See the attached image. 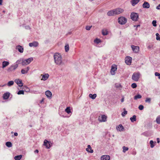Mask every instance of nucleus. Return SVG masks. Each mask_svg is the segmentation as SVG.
<instances>
[{"label":"nucleus","mask_w":160,"mask_h":160,"mask_svg":"<svg viewBox=\"0 0 160 160\" xmlns=\"http://www.w3.org/2000/svg\"><path fill=\"white\" fill-rule=\"evenodd\" d=\"M54 62L56 64L58 65H63L62 58L61 55L58 53L54 54Z\"/></svg>","instance_id":"obj_1"},{"label":"nucleus","mask_w":160,"mask_h":160,"mask_svg":"<svg viewBox=\"0 0 160 160\" xmlns=\"http://www.w3.org/2000/svg\"><path fill=\"white\" fill-rule=\"evenodd\" d=\"M140 73L139 72H134L133 74L132 78L135 81L137 82L140 78Z\"/></svg>","instance_id":"obj_2"},{"label":"nucleus","mask_w":160,"mask_h":160,"mask_svg":"<svg viewBox=\"0 0 160 160\" xmlns=\"http://www.w3.org/2000/svg\"><path fill=\"white\" fill-rule=\"evenodd\" d=\"M118 22L121 25L125 24L127 22V19L124 17H120L118 18Z\"/></svg>","instance_id":"obj_3"},{"label":"nucleus","mask_w":160,"mask_h":160,"mask_svg":"<svg viewBox=\"0 0 160 160\" xmlns=\"http://www.w3.org/2000/svg\"><path fill=\"white\" fill-rule=\"evenodd\" d=\"M131 18L133 21H136L138 20V14L137 13L132 12L131 13Z\"/></svg>","instance_id":"obj_4"},{"label":"nucleus","mask_w":160,"mask_h":160,"mask_svg":"<svg viewBox=\"0 0 160 160\" xmlns=\"http://www.w3.org/2000/svg\"><path fill=\"white\" fill-rule=\"evenodd\" d=\"M18 64H13L8 68V71L9 72L13 71L18 68Z\"/></svg>","instance_id":"obj_5"},{"label":"nucleus","mask_w":160,"mask_h":160,"mask_svg":"<svg viewBox=\"0 0 160 160\" xmlns=\"http://www.w3.org/2000/svg\"><path fill=\"white\" fill-rule=\"evenodd\" d=\"M133 51L135 53H138L139 51V47L138 46H135L133 45L131 46Z\"/></svg>","instance_id":"obj_6"},{"label":"nucleus","mask_w":160,"mask_h":160,"mask_svg":"<svg viewBox=\"0 0 160 160\" xmlns=\"http://www.w3.org/2000/svg\"><path fill=\"white\" fill-rule=\"evenodd\" d=\"M107 116L105 115H102L99 116L98 120L100 122H105L107 121Z\"/></svg>","instance_id":"obj_7"},{"label":"nucleus","mask_w":160,"mask_h":160,"mask_svg":"<svg viewBox=\"0 0 160 160\" xmlns=\"http://www.w3.org/2000/svg\"><path fill=\"white\" fill-rule=\"evenodd\" d=\"M123 9L118 8L114 9V15L119 14L123 12Z\"/></svg>","instance_id":"obj_8"},{"label":"nucleus","mask_w":160,"mask_h":160,"mask_svg":"<svg viewBox=\"0 0 160 160\" xmlns=\"http://www.w3.org/2000/svg\"><path fill=\"white\" fill-rule=\"evenodd\" d=\"M132 60V58L130 57H126L125 59V62L126 64L128 65L131 64Z\"/></svg>","instance_id":"obj_9"},{"label":"nucleus","mask_w":160,"mask_h":160,"mask_svg":"<svg viewBox=\"0 0 160 160\" xmlns=\"http://www.w3.org/2000/svg\"><path fill=\"white\" fill-rule=\"evenodd\" d=\"M51 142L45 139L44 140L43 145L45 146L47 148L49 149L51 147Z\"/></svg>","instance_id":"obj_10"},{"label":"nucleus","mask_w":160,"mask_h":160,"mask_svg":"<svg viewBox=\"0 0 160 160\" xmlns=\"http://www.w3.org/2000/svg\"><path fill=\"white\" fill-rule=\"evenodd\" d=\"M15 82L19 87H22L23 85V83L22 82V80L19 79H16L15 80Z\"/></svg>","instance_id":"obj_11"},{"label":"nucleus","mask_w":160,"mask_h":160,"mask_svg":"<svg viewBox=\"0 0 160 160\" xmlns=\"http://www.w3.org/2000/svg\"><path fill=\"white\" fill-rule=\"evenodd\" d=\"M117 68L116 66H112L111 70V73L112 75H114L115 74V71H116Z\"/></svg>","instance_id":"obj_12"},{"label":"nucleus","mask_w":160,"mask_h":160,"mask_svg":"<svg viewBox=\"0 0 160 160\" xmlns=\"http://www.w3.org/2000/svg\"><path fill=\"white\" fill-rule=\"evenodd\" d=\"M116 129L118 131L122 132L124 131V128L122 124H120L118 126H117Z\"/></svg>","instance_id":"obj_13"},{"label":"nucleus","mask_w":160,"mask_h":160,"mask_svg":"<svg viewBox=\"0 0 160 160\" xmlns=\"http://www.w3.org/2000/svg\"><path fill=\"white\" fill-rule=\"evenodd\" d=\"M38 45V43L37 42H32L29 43V46L30 47H36Z\"/></svg>","instance_id":"obj_14"},{"label":"nucleus","mask_w":160,"mask_h":160,"mask_svg":"<svg viewBox=\"0 0 160 160\" xmlns=\"http://www.w3.org/2000/svg\"><path fill=\"white\" fill-rule=\"evenodd\" d=\"M110 159V156L108 155L102 156L101 158V160H109Z\"/></svg>","instance_id":"obj_15"},{"label":"nucleus","mask_w":160,"mask_h":160,"mask_svg":"<svg viewBox=\"0 0 160 160\" xmlns=\"http://www.w3.org/2000/svg\"><path fill=\"white\" fill-rule=\"evenodd\" d=\"M16 49L20 53H22L23 51V47L20 45L17 46Z\"/></svg>","instance_id":"obj_16"},{"label":"nucleus","mask_w":160,"mask_h":160,"mask_svg":"<svg viewBox=\"0 0 160 160\" xmlns=\"http://www.w3.org/2000/svg\"><path fill=\"white\" fill-rule=\"evenodd\" d=\"M41 75L42 76V78L41 80L44 81L47 80L49 77V75L48 73H46L43 75L42 74Z\"/></svg>","instance_id":"obj_17"},{"label":"nucleus","mask_w":160,"mask_h":160,"mask_svg":"<svg viewBox=\"0 0 160 160\" xmlns=\"http://www.w3.org/2000/svg\"><path fill=\"white\" fill-rule=\"evenodd\" d=\"M142 7L144 8H148L150 7V4L148 2H144L142 4Z\"/></svg>","instance_id":"obj_18"},{"label":"nucleus","mask_w":160,"mask_h":160,"mask_svg":"<svg viewBox=\"0 0 160 160\" xmlns=\"http://www.w3.org/2000/svg\"><path fill=\"white\" fill-rule=\"evenodd\" d=\"M29 68H30L29 67H27L25 69H22L21 71L22 73V74H25L27 73L29 70Z\"/></svg>","instance_id":"obj_19"},{"label":"nucleus","mask_w":160,"mask_h":160,"mask_svg":"<svg viewBox=\"0 0 160 160\" xmlns=\"http://www.w3.org/2000/svg\"><path fill=\"white\" fill-rule=\"evenodd\" d=\"M9 96L10 93L9 92H7L3 94V98L4 99H7L9 98Z\"/></svg>","instance_id":"obj_20"},{"label":"nucleus","mask_w":160,"mask_h":160,"mask_svg":"<svg viewBox=\"0 0 160 160\" xmlns=\"http://www.w3.org/2000/svg\"><path fill=\"white\" fill-rule=\"evenodd\" d=\"M86 151L88 152L92 153L93 152V151L90 145H88V148L86 149Z\"/></svg>","instance_id":"obj_21"},{"label":"nucleus","mask_w":160,"mask_h":160,"mask_svg":"<svg viewBox=\"0 0 160 160\" xmlns=\"http://www.w3.org/2000/svg\"><path fill=\"white\" fill-rule=\"evenodd\" d=\"M9 63L8 62L4 61L2 62V68H4L9 65Z\"/></svg>","instance_id":"obj_22"},{"label":"nucleus","mask_w":160,"mask_h":160,"mask_svg":"<svg viewBox=\"0 0 160 160\" xmlns=\"http://www.w3.org/2000/svg\"><path fill=\"white\" fill-rule=\"evenodd\" d=\"M45 95L48 97V98H50L51 97L52 94L50 91L48 90L46 91Z\"/></svg>","instance_id":"obj_23"},{"label":"nucleus","mask_w":160,"mask_h":160,"mask_svg":"<svg viewBox=\"0 0 160 160\" xmlns=\"http://www.w3.org/2000/svg\"><path fill=\"white\" fill-rule=\"evenodd\" d=\"M140 1V0H132L131 2L133 6H134Z\"/></svg>","instance_id":"obj_24"},{"label":"nucleus","mask_w":160,"mask_h":160,"mask_svg":"<svg viewBox=\"0 0 160 160\" xmlns=\"http://www.w3.org/2000/svg\"><path fill=\"white\" fill-rule=\"evenodd\" d=\"M33 58L32 57L29 58L27 59H25L26 62L28 64H29L33 60Z\"/></svg>","instance_id":"obj_25"},{"label":"nucleus","mask_w":160,"mask_h":160,"mask_svg":"<svg viewBox=\"0 0 160 160\" xmlns=\"http://www.w3.org/2000/svg\"><path fill=\"white\" fill-rule=\"evenodd\" d=\"M107 15L108 16L115 15L114 10L108 12L107 13Z\"/></svg>","instance_id":"obj_26"},{"label":"nucleus","mask_w":160,"mask_h":160,"mask_svg":"<svg viewBox=\"0 0 160 160\" xmlns=\"http://www.w3.org/2000/svg\"><path fill=\"white\" fill-rule=\"evenodd\" d=\"M89 96L90 98H92V99H94L96 98L97 96V95L96 94H90L89 95Z\"/></svg>","instance_id":"obj_27"},{"label":"nucleus","mask_w":160,"mask_h":160,"mask_svg":"<svg viewBox=\"0 0 160 160\" xmlns=\"http://www.w3.org/2000/svg\"><path fill=\"white\" fill-rule=\"evenodd\" d=\"M136 116L134 115L132 117L130 118V120L132 122H134L136 121Z\"/></svg>","instance_id":"obj_28"},{"label":"nucleus","mask_w":160,"mask_h":160,"mask_svg":"<svg viewBox=\"0 0 160 160\" xmlns=\"http://www.w3.org/2000/svg\"><path fill=\"white\" fill-rule=\"evenodd\" d=\"M65 111L68 114H69L70 113H71L70 107H67L65 109Z\"/></svg>","instance_id":"obj_29"},{"label":"nucleus","mask_w":160,"mask_h":160,"mask_svg":"<svg viewBox=\"0 0 160 160\" xmlns=\"http://www.w3.org/2000/svg\"><path fill=\"white\" fill-rule=\"evenodd\" d=\"M22 157V155H18L15 156L14 158L15 160H20L21 159Z\"/></svg>","instance_id":"obj_30"},{"label":"nucleus","mask_w":160,"mask_h":160,"mask_svg":"<svg viewBox=\"0 0 160 160\" xmlns=\"http://www.w3.org/2000/svg\"><path fill=\"white\" fill-rule=\"evenodd\" d=\"M142 98V96L140 94H138L135 96L134 97V99L136 100L138 99H140Z\"/></svg>","instance_id":"obj_31"},{"label":"nucleus","mask_w":160,"mask_h":160,"mask_svg":"<svg viewBox=\"0 0 160 160\" xmlns=\"http://www.w3.org/2000/svg\"><path fill=\"white\" fill-rule=\"evenodd\" d=\"M156 121L157 124H160V115L157 117Z\"/></svg>","instance_id":"obj_32"},{"label":"nucleus","mask_w":160,"mask_h":160,"mask_svg":"<svg viewBox=\"0 0 160 160\" xmlns=\"http://www.w3.org/2000/svg\"><path fill=\"white\" fill-rule=\"evenodd\" d=\"M6 145L9 148L11 147L12 146V143L10 142H7L6 143Z\"/></svg>","instance_id":"obj_33"},{"label":"nucleus","mask_w":160,"mask_h":160,"mask_svg":"<svg viewBox=\"0 0 160 160\" xmlns=\"http://www.w3.org/2000/svg\"><path fill=\"white\" fill-rule=\"evenodd\" d=\"M156 142H155L154 143H156ZM154 142L152 140H151L150 142V147L151 148H153L155 146V145L154 144Z\"/></svg>","instance_id":"obj_34"},{"label":"nucleus","mask_w":160,"mask_h":160,"mask_svg":"<svg viewBox=\"0 0 160 160\" xmlns=\"http://www.w3.org/2000/svg\"><path fill=\"white\" fill-rule=\"evenodd\" d=\"M69 49V46L68 44H67L65 46V50L66 52H67L68 51Z\"/></svg>","instance_id":"obj_35"},{"label":"nucleus","mask_w":160,"mask_h":160,"mask_svg":"<svg viewBox=\"0 0 160 160\" xmlns=\"http://www.w3.org/2000/svg\"><path fill=\"white\" fill-rule=\"evenodd\" d=\"M13 84H14L13 81H10L8 82L7 83V85L9 87H10V86L13 85Z\"/></svg>","instance_id":"obj_36"},{"label":"nucleus","mask_w":160,"mask_h":160,"mask_svg":"<svg viewBox=\"0 0 160 160\" xmlns=\"http://www.w3.org/2000/svg\"><path fill=\"white\" fill-rule=\"evenodd\" d=\"M102 33L103 35H106L108 34V32L106 30H103L102 31Z\"/></svg>","instance_id":"obj_37"},{"label":"nucleus","mask_w":160,"mask_h":160,"mask_svg":"<svg viewBox=\"0 0 160 160\" xmlns=\"http://www.w3.org/2000/svg\"><path fill=\"white\" fill-rule=\"evenodd\" d=\"M124 111L122 113V117H124L127 114V111L125 110V109L124 108Z\"/></svg>","instance_id":"obj_38"},{"label":"nucleus","mask_w":160,"mask_h":160,"mask_svg":"<svg viewBox=\"0 0 160 160\" xmlns=\"http://www.w3.org/2000/svg\"><path fill=\"white\" fill-rule=\"evenodd\" d=\"M122 149L123 152H125L126 151L128 150V148L127 147H126L125 146H123L122 147Z\"/></svg>","instance_id":"obj_39"},{"label":"nucleus","mask_w":160,"mask_h":160,"mask_svg":"<svg viewBox=\"0 0 160 160\" xmlns=\"http://www.w3.org/2000/svg\"><path fill=\"white\" fill-rule=\"evenodd\" d=\"M94 42L95 43H96L97 44H98L100 42H101V41L100 39H98V38H96L95 39L94 41Z\"/></svg>","instance_id":"obj_40"},{"label":"nucleus","mask_w":160,"mask_h":160,"mask_svg":"<svg viewBox=\"0 0 160 160\" xmlns=\"http://www.w3.org/2000/svg\"><path fill=\"white\" fill-rule=\"evenodd\" d=\"M151 101V98H146L145 102H148L150 103Z\"/></svg>","instance_id":"obj_41"},{"label":"nucleus","mask_w":160,"mask_h":160,"mask_svg":"<svg viewBox=\"0 0 160 160\" xmlns=\"http://www.w3.org/2000/svg\"><path fill=\"white\" fill-rule=\"evenodd\" d=\"M22 65L23 66H24V65H28V64L27 63V62H26L25 60H23V59L22 61Z\"/></svg>","instance_id":"obj_42"},{"label":"nucleus","mask_w":160,"mask_h":160,"mask_svg":"<svg viewBox=\"0 0 160 160\" xmlns=\"http://www.w3.org/2000/svg\"><path fill=\"white\" fill-rule=\"evenodd\" d=\"M22 60L23 59H19L16 62V64H18H18L20 63L21 62L22 63Z\"/></svg>","instance_id":"obj_43"},{"label":"nucleus","mask_w":160,"mask_h":160,"mask_svg":"<svg viewBox=\"0 0 160 160\" xmlns=\"http://www.w3.org/2000/svg\"><path fill=\"white\" fill-rule=\"evenodd\" d=\"M18 94H24V92L23 90H19L18 92Z\"/></svg>","instance_id":"obj_44"},{"label":"nucleus","mask_w":160,"mask_h":160,"mask_svg":"<svg viewBox=\"0 0 160 160\" xmlns=\"http://www.w3.org/2000/svg\"><path fill=\"white\" fill-rule=\"evenodd\" d=\"M23 89H25L27 92H29L30 91V89L26 86H24L23 87Z\"/></svg>","instance_id":"obj_45"},{"label":"nucleus","mask_w":160,"mask_h":160,"mask_svg":"<svg viewBox=\"0 0 160 160\" xmlns=\"http://www.w3.org/2000/svg\"><path fill=\"white\" fill-rule=\"evenodd\" d=\"M132 87L133 88H136L137 87V85L135 83H133L131 85Z\"/></svg>","instance_id":"obj_46"},{"label":"nucleus","mask_w":160,"mask_h":160,"mask_svg":"<svg viewBox=\"0 0 160 160\" xmlns=\"http://www.w3.org/2000/svg\"><path fill=\"white\" fill-rule=\"evenodd\" d=\"M156 23L157 22L156 20H153L152 22L153 26L154 27H156L157 26Z\"/></svg>","instance_id":"obj_47"},{"label":"nucleus","mask_w":160,"mask_h":160,"mask_svg":"<svg viewBox=\"0 0 160 160\" xmlns=\"http://www.w3.org/2000/svg\"><path fill=\"white\" fill-rule=\"evenodd\" d=\"M155 75L156 76H158V78L160 79V74L158 72H155Z\"/></svg>","instance_id":"obj_48"},{"label":"nucleus","mask_w":160,"mask_h":160,"mask_svg":"<svg viewBox=\"0 0 160 160\" xmlns=\"http://www.w3.org/2000/svg\"><path fill=\"white\" fill-rule=\"evenodd\" d=\"M153 44H151L148 46V49H150L152 48H153Z\"/></svg>","instance_id":"obj_49"},{"label":"nucleus","mask_w":160,"mask_h":160,"mask_svg":"<svg viewBox=\"0 0 160 160\" xmlns=\"http://www.w3.org/2000/svg\"><path fill=\"white\" fill-rule=\"evenodd\" d=\"M144 107L142 105H140L138 107V108L140 110H142L143 109Z\"/></svg>","instance_id":"obj_50"},{"label":"nucleus","mask_w":160,"mask_h":160,"mask_svg":"<svg viewBox=\"0 0 160 160\" xmlns=\"http://www.w3.org/2000/svg\"><path fill=\"white\" fill-rule=\"evenodd\" d=\"M92 27V26H87L86 27V29L88 30H89Z\"/></svg>","instance_id":"obj_51"},{"label":"nucleus","mask_w":160,"mask_h":160,"mask_svg":"<svg viewBox=\"0 0 160 160\" xmlns=\"http://www.w3.org/2000/svg\"><path fill=\"white\" fill-rule=\"evenodd\" d=\"M156 9L158 10H160V4H159L157 7Z\"/></svg>","instance_id":"obj_52"},{"label":"nucleus","mask_w":160,"mask_h":160,"mask_svg":"<svg viewBox=\"0 0 160 160\" xmlns=\"http://www.w3.org/2000/svg\"><path fill=\"white\" fill-rule=\"evenodd\" d=\"M156 39L157 40L160 41V36L156 37Z\"/></svg>","instance_id":"obj_53"},{"label":"nucleus","mask_w":160,"mask_h":160,"mask_svg":"<svg viewBox=\"0 0 160 160\" xmlns=\"http://www.w3.org/2000/svg\"><path fill=\"white\" fill-rule=\"evenodd\" d=\"M124 97L123 96H122V98L121 99V102H124Z\"/></svg>","instance_id":"obj_54"},{"label":"nucleus","mask_w":160,"mask_h":160,"mask_svg":"<svg viewBox=\"0 0 160 160\" xmlns=\"http://www.w3.org/2000/svg\"><path fill=\"white\" fill-rule=\"evenodd\" d=\"M157 142L158 143H159L160 142V139L159 138H158L157 139Z\"/></svg>","instance_id":"obj_55"},{"label":"nucleus","mask_w":160,"mask_h":160,"mask_svg":"<svg viewBox=\"0 0 160 160\" xmlns=\"http://www.w3.org/2000/svg\"><path fill=\"white\" fill-rule=\"evenodd\" d=\"M132 154L133 155H135L136 154V152L135 151H133L132 152Z\"/></svg>","instance_id":"obj_56"},{"label":"nucleus","mask_w":160,"mask_h":160,"mask_svg":"<svg viewBox=\"0 0 160 160\" xmlns=\"http://www.w3.org/2000/svg\"><path fill=\"white\" fill-rule=\"evenodd\" d=\"M44 100V98H42V100L40 101V103H42L43 102Z\"/></svg>","instance_id":"obj_57"},{"label":"nucleus","mask_w":160,"mask_h":160,"mask_svg":"<svg viewBox=\"0 0 160 160\" xmlns=\"http://www.w3.org/2000/svg\"><path fill=\"white\" fill-rule=\"evenodd\" d=\"M116 86L117 88H118L121 87V85L120 84H118V85H116Z\"/></svg>","instance_id":"obj_58"},{"label":"nucleus","mask_w":160,"mask_h":160,"mask_svg":"<svg viewBox=\"0 0 160 160\" xmlns=\"http://www.w3.org/2000/svg\"><path fill=\"white\" fill-rule=\"evenodd\" d=\"M18 135V133L17 132H14V135L15 136H17Z\"/></svg>","instance_id":"obj_59"},{"label":"nucleus","mask_w":160,"mask_h":160,"mask_svg":"<svg viewBox=\"0 0 160 160\" xmlns=\"http://www.w3.org/2000/svg\"><path fill=\"white\" fill-rule=\"evenodd\" d=\"M38 150H36L35 151H34V152L35 153H38Z\"/></svg>","instance_id":"obj_60"},{"label":"nucleus","mask_w":160,"mask_h":160,"mask_svg":"<svg viewBox=\"0 0 160 160\" xmlns=\"http://www.w3.org/2000/svg\"><path fill=\"white\" fill-rule=\"evenodd\" d=\"M2 0H0V5H2Z\"/></svg>","instance_id":"obj_61"},{"label":"nucleus","mask_w":160,"mask_h":160,"mask_svg":"<svg viewBox=\"0 0 160 160\" xmlns=\"http://www.w3.org/2000/svg\"><path fill=\"white\" fill-rule=\"evenodd\" d=\"M26 29H28V28H30V27H29V26H27L26 27Z\"/></svg>","instance_id":"obj_62"},{"label":"nucleus","mask_w":160,"mask_h":160,"mask_svg":"<svg viewBox=\"0 0 160 160\" xmlns=\"http://www.w3.org/2000/svg\"><path fill=\"white\" fill-rule=\"evenodd\" d=\"M156 37H158V36H159V34L158 33H157L156 34Z\"/></svg>","instance_id":"obj_63"},{"label":"nucleus","mask_w":160,"mask_h":160,"mask_svg":"<svg viewBox=\"0 0 160 160\" xmlns=\"http://www.w3.org/2000/svg\"><path fill=\"white\" fill-rule=\"evenodd\" d=\"M140 26V25H138L137 26H134V27H136L137 28L138 27H139Z\"/></svg>","instance_id":"obj_64"}]
</instances>
